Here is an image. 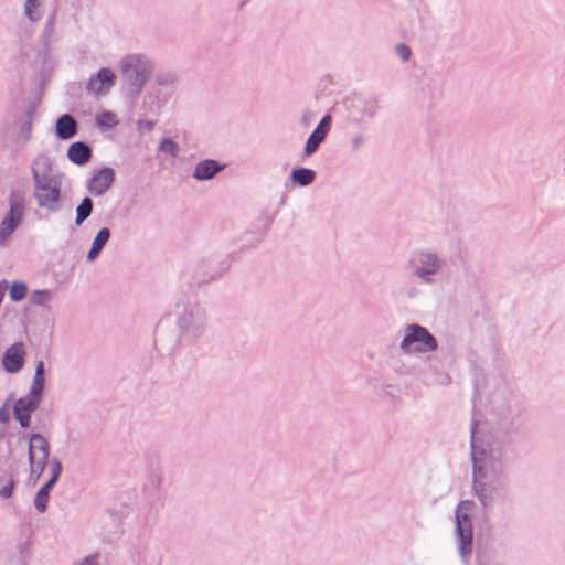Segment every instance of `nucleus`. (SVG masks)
Here are the masks:
<instances>
[{"instance_id":"f704fd0d","label":"nucleus","mask_w":565,"mask_h":565,"mask_svg":"<svg viewBox=\"0 0 565 565\" xmlns=\"http://www.w3.org/2000/svg\"><path fill=\"white\" fill-rule=\"evenodd\" d=\"M396 54L403 60L407 61L411 57V49L406 44H398L395 49Z\"/></svg>"},{"instance_id":"b1692460","label":"nucleus","mask_w":565,"mask_h":565,"mask_svg":"<svg viewBox=\"0 0 565 565\" xmlns=\"http://www.w3.org/2000/svg\"><path fill=\"white\" fill-rule=\"evenodd\" d=\"M93 212V201L90 198L86 196L82 200L79 205L76 207V216L75 224L77 226L82 225L85 220H87Z\"/></svg>"},{"instance_id":"f8f14e48","label":"nucleus","mask_w":565,"mask_h":565,"mask_svg":"<svg viewBox=\"0 0 565 565\" xmlns=\"http://www.w3.org/2000/svg\"><path fill=\"white\" fill-rule=\"evenodd\" d=\"M51 478L50 480L38 491L34 498L35 509L43 513L47 509L50 491L56 483L62 472V463L57 458H53L50 462Z\"/></svg>"},{"instance_id":"7ed1b4c3","label":"nucleus","mask_w":565,"mask_h":565,"mask_svg":"<svg viewBox=\"0 0 565 565\" xmlns=\"http://www.w3.org/2000/svg\"><path fill=\"white\" fill-rule=\"evenodd\" d=\"M438 348L435 337L423 326L409 323L404 328V334L399 342V350L405 355L425 354L436 351Z\"/></svg>"},{"instance_id":"412c9836","label":"nucleus","mask_w":565,"mask_h":565,"mask_svg":"<svg viewBox=\"0 0 565 565\" xmlns=\"http://www.w3.org/2000/svg\"><path fill=\"white\" fill-rule=\"evenodd\" d=\"M45 0H24L23 14L31 23H38L44 15Z\"/></svg>"},{"instance_id":"7c9ffc66","label":"nucleus","mask_w":565,"mask_h":565,"mask_svg":"<svg viewBox=\"0 0 565 565\" xmlns=\"http://www.w3.org/2000/svg\"><path fill=\"white\" fill-rule=\"evenodd\" d=\"M177 77L168 72L158 73L154 77V83L161 87H171L175 84Z\"/></svg>"},{"instance_id":"2eb2a0df","label":"nucleus","mask_w":565,"mask_h":565,"mask_svg":"<svg viewBox=\"0 0 565 565\" xmlns=\"http://www.w3.org/2000/svg\"><path fill=\"white\" fill-rule=\"evenodd\" d=\"M332 125V117L330 115H326L317 125V127L313 129V131L308 137L303 153L307 157H310L313 154L320 145L327 138Z\"/></svg>"},{"instance_id":"dca6fc26","label":"nucleus","mask_w":565,"mask_h":565,"mask_svg":"<svg viewBox=\"0 0 565 565\" xmlns=\"http://www.w3.org/2000/svg\"><path fill=\"white\" fill-rule=\"evenodd\" d=\"M42 395L43 391L30 387L29 393L15 402L13 407L14 415L34 412L41 404Z\"/></svg>"},{"instance_id":"5701e85b","label":"nucleus","mask_w":565,"mask_h":565,"mask_svg":"<svg viewBox=\"0 0 565 565\" xmlns=\"http://www.w3.org/2000/svg\"><path fill=\"white\" fill-rule=\"evenodd\" d=\"M316 172L307 168H298L291 172L290 179L295 184L307 186L313 182Z\"/></svg>"},{"instance_id":"f257e3e1","label":"nucleus","mask_w":565,"mask_h":565,"mask_svg":"<svg viewBox=\"0 0 565 565\" xmlns=\"http://www.w3.org/2000/svg\"><path fill=\"white\" fill-rule=\"evenodd\" d=\"M33 196L39 207L55 213L61 209L63 174L53 169L49 154L39 153L31 162Z\"/></svg>"},{"instance_id":"ea45409f","label":"nucleus","mask_w":565,"mask_h":565,"mask_svg":"<svg viewBox=\"0 0 565 565\" xmlns=\"http://www.w3.org/2000/svg\"><path fill=\"white\" fill-rule=\"evenodd\" d=\"M78 565H95V564H94V562L92 559L86 558L82 563H79Z\"/></svg>"},{"instance_id":"f03ea898","label":"nucleus","mask_w":565,"mask_h":565,"mask_svg":"<svg viewBox=\"0 0 565 565\" xmlns=\"http://www.w3.org/2000/svg\"><path fill=\"white\" fill-rule=\"evenodd\" d=\"M9 210L0 221V247L8 244L13 233L21 225L26 206V196L23 190L14 189L8 196Z\"/></svg>"},{"instance_id":"c85d7f7f","label":"nucleus","mask_w":565,"mask_h":565,"mask_svg":"<svg viewBox=\"0 0 565 565\" xmlns=\"http://www.w3.org/2000/svg\"><path fill=\"white\" fill-rule=\"evenodd\" d=\"M158 150L175 159L179 156L180 148L171 138H163L158 146Z\"/></svg>"},{"instance_id":"c756f323","label":"nucleus","mask_w":565,"mask_h":565,"mask_svg":"<svg viewBox=\"0 0 565 565\" xmlns=\"http://www.w3.org/2000/svg\"><path fill=\"white\" fill-rule=\"evenodd\" d=\"M44 362L39 361L32 379L31 387L44 391Z\"/></svg>"},{"instance_id":"cd10ccee","label":"nucleus","mask_w":565,"mask_h":565,"mask_svg":"<svg viewBox=\"0 0 565 565\" xmlns=\"http://www.w3.org/2000/svg\"><path fill=\"white\" fill-rule=\"evenodd\" d=\"M31 129H32V124H31L30 119H25L21 122L20 131L15 138V142L20 147H24L29 142L30 137H31Z\"/></svg>"},{"instance_id":"4468645a","label":"nucleus","mask_w":565,"mask_h":565,"mask_svg":"<svg viewBox=\"0 0 565 565\" xmlns=\"http://www.w3.org/2000/svg\"><path fill=\"white\" fill-rule=\"evenodd\" d=\"M115 181V171L113 168L105 167L97 171L87 182V191L94 196L104 195Z\"/></svg>"},{"instance_id":"0eeeda50","label":"nucleus","mask_w":565,"mask_h":565,"mask_svg":"<svg viewBox=\"0 0 565 565\" xmlns=\"http://www.w3.org/2000/svg\"><path fill=\"white\" fill-rule=\"evenodd\" d=\"M409 263L413 267L414 275L423 284H433L434 277L441 271L445 265L444 259L430 250L417 253Z\"/></svg>"},{"instance_id":"72a5a7b5","label":"nucleus","mask_w":565,"mask_h":565,"mask_svg":"<svg viewBox=\"0 0 565 565\" xmlns=\"http://www.w3.org/2000/svg\"><path fill=\"white\" fill-rule=\"evenodd\" d=\"M392 369L395 374L401 375V376L409 375L412 373L411 367H408L403 362H395L394 364H392Z\"/></svg>"},{"instance_id":"e433bc0d","label":"nucleus","mask_w":565,"mask_h":565,"mask_svg":"<svg viewBox=\"0 0 565 565\" xmlns=\"http://www.w3.org/2000/svg\"><path fill=\"white\" fill-rule=\"evenodd\" d=\"M313 114L310 111H303L300 118V122L303 127H308L311 124Z\"/></svg>"},{"instance_id":"bb28decb","label":"nucleus","mask_w":565,"mask_h":565,"mask_svg":"<svg viewBox=\"0 0 565 565\" xmlns=\"http://www.w3.org/2000/svg\"><path fill=\"white\" fill-rule=\"evenodd\" d=\"M26 294H28V286H26V284H24L22 281H14L10 286L9 296L12 301L18 302V301L23 300L25 298Z\"/></svg>"},{"instance_id":"c9c22d12","label":"nucleus","mask_w":565,"mask_h":565,"mask_svg":"<svg viewBox=\"0 0 565 565\" xmlns=\"http://www.w3.org/2000/svg\"><path fill=\"white\" fill-rule=\"evenodd\" d=\"M15 419L20 423V426L25 428L30 425V413H20L19 415H14Z\"/></svg>"},{"instance_id":"39448f33","label":"nucleus","mask_w":565,"mask_h":565,"mask_svg":"<svg viewBox=\"0 0 565 565\" xmlns=\"http://www.w3.org/2000/svg\"><path fill=\"white\" fill-rule=\"evenodd\" d=\"M471 448L473 477L504 480V463L500 450L478 449L473 443Z\"/></svg>"},{"instance_id":"1a4fd4ad","label":"nucleus","mask_w":565,"mask_h":565,"mask_svg":"<svg viewBox=\"0 0 565 565\" xmlns=\"http://www.w3.org/2000/svg\"><path fill=\"white\" fill-rule=\"evenodd\" d=\"M467 502H461L456 510V539L462 557L469 555L472 548V525L469 515L463 512Z\"/></svg>"},{"instance_id":"4c0bfd02","label":"nucleus","mask_w":565,"mask_h":565,"mask_svg":"<svg viewBox=\"0 0 565 565\" xmlns=\"http://www.w3.org/2000/svg\"><path fill=\"white\" fill-rule=\"evenodd\" d=\"M138 127H139L140 129H145V130H147V131H150V130H152V129H153V127H154V122H153V121H151V120H139V121H138Z\"/></svg>"},{"instance_id":"f3484780","label":"nucleus","mask_w":565,"mask_h":565,"mask_svg":"<svg viewBox=\"0 0 565 565\" xmlns=\"http://www.w3.org/2000/svg\"><path fill=\"white\" fill-rule=\"evenodd\" d=\"M58 10L53 11L46 19L44 28L41 33V41L45 49H50L60 39L57 30Z\"/></svg>"},{"instance_id":"423d86ee","label":"nucleus","mask_w":565,"mask_h":565,"mask_svg":"<svg viewBox=\"0 0 565 565\" xmlns=\"http://www.w3.org/2000/svg\"><path fill=\"white\" fill-rule=\"evenodd\" d=\"M180 333L185 339H199L207 330L206 310L199 306H191L178 319Z\"/></svg>"},{"instance_id":"aec40b11","label":"nucleus","mask_w":565,"mask_h":565,"mask_svg":"<svg viewBox=\"0 0 565 565\" xmlns=\"http://www.w3.org/2000/svg\"><path fill=\"white\" fill-rule=\"evenodd\" d=\"M90 157V148L82 141L74 142L68 147L67 158L75 164H85L89 161Z\"/></svg>"},{"instance_id":"ddd939ff","label":"nucleus","mask_w":565,"mask_h":565,"mask_svg":"<svg viewBox=\"0 0 565 565\" xmlns=\"http://www.w3.org/2000/svg\"><path fill=\"white\" fill-rule=\"evenodd\" d=\"M26 350L23 342L7 348L2 356V366L8 373H18L24 366Z\"/></svg>"},{"instance_id":"4be33fe9","label":"nucleus","mask_w":565,"mask_h":565,"mask_svg":"<svg viewBox=\"0 0 565 565\" xmlns=\"http://www.w3.org/2000/svg\"><path fill=\"white\" fill-rule=\"evenodd\" d=\"M109 238H110L109 228L104 227L97 232V234L95 235V237L93 239L90 249L87 253L88 262H94L98 257L99 253L103 250V248L105 247V245L107 244Z\"/></svg>"},{"instance_id":"6ab92c4d","label":"nucleus","mask_w":565,"mask_h":565,"mask_svg":"<svg viewBox=\"0 0 565 565\" xmlns=\"http://www.w3.org/2000/svg\"><path fill=\"white\" fill-rule=\"evenodd\" d=\"M77 132V122L68 114L62 115L55 125V134L62 140H68L73 138Z\"/></svg>"},{"instance_id":"6e6552de","label":"nucleus","mask_w":565,"mask_h":565,"mask_svg":"<svg viewBox=\"0 0 565 565\" xmlns=\"http://www.w3.org/2000/svg\"><path fill=\"white\" fill-rule=\"evenodd\" d=\"M50 456V445L41 434L30 436L28 458L30 463V478L34 481L42 476Z\"/></svg>"},{"instance_id":"a878e982","label":"nucleus","mask_w":565,"mask_h":565,"mask_svg":"<svg viewBox=\"0 0 565 565\" xmlns=\"http://www.w3.org/2000/svg\"><path fill=\"white\" fill-rule=\"evenodd\" d=\"M54 298V292L49 289H36L30 295V300L34 306H46Z\"/></svg>"},{"instance_id":"58836bf2","label":"nucleus","mask_w":565,"mask_h":565,"mask_svg":"<svg viewBox=\"0 0 565 565\" xmlns=\"http://www.w3.org/2000/svg\"><path fill=\"white\" fill-rule=\"evenodd\" d=\"M8 419H9V414H8L7 409H6V407H3L0 411V422L6 423Z\"/></svg>"},{"instance_id":"473e14b6","label":"nucleus","mask_w":565,"mask_h":565,"mask_svg":"<svg viewBox=\"0 0 565 565\" xmlns=\"http://www.w3.org/2000/svg\"><path fill=\"white\" fill-rule=\"evenodd\" d=\"M13 489H14V481L8 480L6 482V484H3L0 489V498L3 500L11 498V495L13 493Z\"/></svg>"},{"instance_id":"2f4dec72","label":"nucleus","mask_w":565,"mask_h":565,"mask_svg":"<svg viewBox=\"0 0 565 565\" xmlns=\"http://www.w3.org/2000/svg\"><path fill=\"white\" fill-rule=\"evenodd\" d=\"M365 142V137L363 134L361 132H358L355 135H353L351 138H350V147H351V150L352 151H358L359 149L362 148V146L364 145Z\"/></svg>"},{"instance_id":"9b49d317","label":"nucleus","mask_w":565,"mask_h":565,"mask_svg":"<svg viewBox=\"0 0 565 565\" xmlns=\"http://www.w3.org/2000/svg\"><path fill=\"white\" fill-rule=\"evenodd\" d=\"M116 83L115 73L107 67L92 75L86 84V90L94 96H105Z\"/></svg>"},{"instance_id":"20e7f679","label":"nucleus","mask_w":565,"mask_h":565,"mask_svg":"<svg viewBox=\"0 0 565 565\" xmlns=\"http://www.w3.org/2000/svg\"><path fill=\"white\" fill-rule=\"evenodd\" d=\"M119 67L126 76L131 90L138 94L151 77L154 65L150 58L142 54H130L125 56Z\"/></svg>"},{"instance_id":"393cba45","label":"nucleus","mask_w":565,"mask_h":565,"mask_svg":"<svg viewBox=\"0 0 565 565\" xmlns=\"http://www.w3.org/2000/svg\"><path fill=\"white\" fill-rule=\"evenodd\" d=\"M96 126L102 129H111L118 125V119L113 111H103L96 116Z\"/></svg>"},{"instance_id":"9d476101","label":"nucleus","mask_w":565,"mask_h":565,"mask_svg":"<svg viewBox=\"0 0 565 565\" xmlns=\"http://www.w3.org/2000/svg\"><path fill=\"white\" fill-rule=\"evenodd\" d=\"M504 480L473 477V492L483 508L491 507L504 490Z\"/></svg>"},{"instance_id":"a211bd4d","label":"nucleus","mask_w":565,"mask_h":565,"mask_svg":"<svg viewBox=\"0 0 565 565\" xmlns=\"http://www.w3.org/2000/svg\"><path fill=\"white\" fill-rule=\"evenodd\" d=\"M223 170V166L212 159L200 161L193 171V178L198 181L211 180L216 173Z\"/></svg>"}]
</instances>
